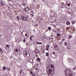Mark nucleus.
<instances>
[{"mask_svg":"<svg viewBox=\"0 0 76 76\" xmlns=\"http://www.w3.org/2000/svg\"><path fill=\"white\" fill-rule=\"evenodd\" d=\"M47 71L48 74H50V76H53L54 75V72L52 69L48 68L47 69Z\"/></svg>","mask_w":76,"mask_h":76,"instance_id":"f257e3e1","label":"nucleus"},{"mask_svg":"<svg viewBox=\"0 0 76 76\" xmlns=\"http://www.w3.org/2000/svg\"><path fill=\"white\" fill-rule=\"evenodd\" d=\"M68 60L69 63H71L72 64L73 63H74V61L71 58H69L68 59Z\"/></svg>","mask_w":76,"mask_h":76,"instance_id":"f03ea898","label":"nucleus"},{"mask_svg":"<svg viewBox=\"0 0 76 76\" xmlns=\"http://www.w3.org/2000/svg\"><path fill=\"white\" fill-rule=\"evenodd\" d=\"M72 70L69 69H66L65 70V73H66V74H67V75H69V74L70 72Z\"/></svg>","mask_w":76,"mask_h":76,"instance_id":"7ed1b4c3","label":"nucleus"},{"mask_svg":"<svg viewBox=\"0 0 76 76\" xmlns=\"http://www.w3.org/2000/svg\"><path fill=\"white\" fill-rule=\"evenodd\" d=\"M54 69V66H53L52 64H50L47 67V69Z\"/></svg>","mask_w":76,"mask_h":76,"instance_id":"20e7f679","label":"nucleus"},{"mask_svg":"<svg viewBox=\"0 0 76 76\" xmlns=\"http://www.w3.org/2000/svg\"><path fill=\"white\" fill-rule=\"evenodd\" d=\"M25 55L24 57H29L30 56V54H29V53H27L26 52L25 53Z\"/></svg>","mask_w":76,"mask_h":76,"instance_id":"39448f33","label":"nucleus"},{"mask_svg":"<svg viewBox=\"0 0 76 76\" xmlns=\"http://www.w3.org/2000/svg\"><path fill=\"white\" fill-rule=\"evenodd\" d=\"M42 39H43L44 41H46L47 40V39L44 36L42 37Z\"/></svg>","mask_w":76,"mask_h":76,"instance_id":"423d86ee","label":"nucleus"},{"mask_svg":"<svg viewBox=\"0 0 76 76\" xmlns=\"http://www.w3.org/2000/svg\"><path fill=\"white\" fill-rule=\"evenodd\" d=\"M2 2V3H0V6H4V4H3V0H1V1Z\"/></svg>","mask_w":76,"mask_h":76,"instance_id":"0eeeda50","label":"nucleus"},{"mask_svg":"<svg viewBox=\"0 0 76 76\" xmlns=\"http://www.w3.org/2000/svg\"><path fill=\"white\" fill-rule=\"evenodd\" d=\"M68 75H69L70 76H73V72H72V71H71L69 73Z\"/></svg>","mask_w":76,"mask_h":76,"instance_id":"6e6552de","label":"nucleus"},{"mask_svg":"<svg viewBox=\"0 0 76 76\" xmlns=\"http://www.w3.org/2000/svg\"><path fill=\"white\" fill-rule=\"evenodd\" d=\"M49 47H50V45H46V50H47V51H48L49 49Z\"/></svg>","mask_w":76,"mask_h":76,"instance_id":"1a4fd4ad","label":"nucleus"},{"mask_svg":"<svg viewBox=\"0 0 76 76\" xmlns=\"http://www.w3.org/2000/svg\"><path fill=\"white\" fill-rule=\"evenodd\" d=\"M50 55L52 58H54V57H55V55H54L53 54H52L51 53Z\"/></svg>","mask_w":76,"mask_h":76,"instance_id":"9d476101","label":"nucleus"},{"mask_svg":"<svg viewBox=\"0 0 76 76\" xmlns=\"http://www.w3.org/2000/svg\"><path fill=\"white\" fill-rule=\"evenodd\" d=\"M59 45H62V46H64V44H63V42H59Z\"/></svg>","mask_w":76,"mask_h":76,"instance_id":"9b49d317","label":"nucleus"},{"mask_svg":"<svg viewBox=\"0 0 76 76\" xmlns=\"http://www.w3.org/2000/svg\"><path fill=\"white\" fill-rule=\"evenodd\" d=\"M15 53L16 54L18 53V49H15Z\"/></svg>","mask_w":76,"mask_h":76,"instance_id":"f8f14e48","label":"nucleus"},{"mask_svg":"<svg viewBox=\"0 0 76 76\" xmlns=\"http://www.w3.org/2000/svg\"><path fill=\"white\" fill-rule=\"evenodd\" d=\"M21 19L22 20H24V19H27V18L24 17V16H23V17H21Z\"/></svg>","mask_w":76,"mask_h":76,"instance_id":"ddd939ff","label":"nucleus"},{"mask_svg":"<svg viewBox=\"0 0 76 76\" xmlns=\"http://www.w3.org/2000/svg\"><path fill=\"white\" fill-rule=\"evenodd\" d=\"M56 35H57V37H60V36L61 35V34H59L58 33L56 34Z\"/></svg>","mask_w":76,"mask_h":76,"instance_id":"4468645a","label":"nucleus"},{"mask_svg":"<svg viewBox=\"0 0 76 76\" xmlns=\"http://www.w3.org/2000/svg\"><path fill=\"white\" fill-rule=\"evenodd\" d=\"M37 61H41V59L40 58H37Z\"/></svg>","mask_w":76,"mask_h":76,"instance_id":"2eb2a0df","label":"nucleus"},{"mask_svg":"<svg viewBox=\"0 0 76 76\" xmlns=\"http://www.w3.org/2000/svg\"><path fill=\"white\" fill-rule=\"evenodd\" d=\"M61 6L62 8H64V6H65L63 4H62Z\"/></svg>","mask_w":76,"mask_h":76,"instance_id":"dca6fc26","label":"nucleus"},{"mask_svg":"<svg viewBox=\"0 0 76 76\" xmlns=\"http://www.w3.org/2000/svg\"><path fill=\"white\" fill-rule=\"evenodd\" d=\"M70 24V23L69 21H67L66 22V25H69Z\"/></svg>","mask_w":76,"mask_h":76,"instance_id":"f3484780","label":"nucleus"},{"mask_svg":"<svg viewBox=\"0 0 76 76\" xmlns=\"http://www.w3.org/2000/svg\"><path fill=\"white\" fill-rule=\"evenodd\" d=\"M35 53H36V54H38V50H35Z\"/></svg>","mask_w":76,"mask_h":76,"instance_id":"a211bd4d","label":"nucleus"},{"mask_svg":"<svg viewBox=\"0 0 76 76\" xmlns=\"http://www.w3.org/2000/svg\"><path fill=\"white\" fill-rule=\"evenodd\" d=\"M67 48L68 50H69V49H70V45H68L67 46Z\"/></svg>","mask_w":76,"mask_h":76,"instance_id":"6ab92c4d","label":"nucleus"},{"mask_svg":"<svg viewBox=\"0 0 76 76\" xmlns=\"http://www.w3.org/2000/svg\"><path fill=\"white\" fill-rule=\"evenodd\" d=\"M68 37L69 39H71V38H72V35H69V36Z\"/></svg>","mask_w":76,"mask_h":76,"instance_id":"aec40b11","label":"nucleus"},{"mask_svg":"<svg viewBox=\"0 0 76 76\" xmlns=\"http://www.w3.org/2000/svg\"><path fill=\"white\" fill-rule=\"evenodd\" d=\"M36 43H37V44H38L39 45L42 44V42H37Z\"/></svg>","mask_w":76,"mask_h":76,"instance_id":"412c9836","label":"nucleus"},{"mask_svg":"<svg viewBox=\"0 0 76 76\" xmlns=\"http://www.w3.org/2000/svg\"><path fill=\"white\" fill-rule=\"evenodd\" d=\"M25 19L24 20V21H25V22H27L28 21V19L27 18V19Z\"/></svg>","mask_w":76,"mask_h":76,"instance_id":"4be33fe9","label":"nucleus"},{"mask_svg":"<svg viewBox=\"0 0 76 76\" xmlns=\"http://www.w3.org/2000/svg\"><path fill=\"white\" fill-rule=\"evenodd\" d=\"M72 22L73 24H74L75 23V20H72Z\"/></svg>","mask_w":76,"mask_h":76,"instance_id":"5701e85b","label":"nucleus"},{"mask_svg":"<svg viewBox=\"0 0 76 76\" xmlns=\"http://www.w3.org/2000/svg\"><path fill=\"white\" fill-rule=\"evenodd\" d=\"M6 66H4L3 67V69L4 70H6Z\"/></svg>","mask_w":76,"mask_h":76,"instance_id":"b1692460","label":"nucleus"},{"mask_svg":"<svg viewBox=\"0 0 76 76\" xmlns=\"http://www.w3.org/2000/svg\"><path fill=\"white\" fill-rule=\"evenodd\" d=\"M25 36H26V37H27L26 38H28V37H29V34H28H28H25Z\"/></svg>","mask_w":76,"mask_h":76,"instance_id":"393cba45","label":"nucleus"},{"mask_svg":"<svg viewBox=\"0 0 76 76\" xmlns=\"http://www.w3.org/2000/svg\"><path fill=\"white\" fill-rule=\"evenodd\" d=\"M48 29L49 31L51 30V27H49L48 28Z\"/></svg>","mask_w":76,"mask_h":76,"instance_id":"a878e982","label":"nucleus"},{"mask_svg":"<svg viewBox=\"0 0 76 76\" xmlns=\"http://www.w3.org/2000/svg\"><path fill=\"white\" fill-rule=\"evenodd\" d=\"M46 56H47V57H48V56L49 55V53H48L47 52L46 53Z\"/></svg>","mask_w":76,"mask_h":76,"instance_id":"bb28decb","label":"nucleus"},{"mask_svg":"<svg viewBox=\"0 0 76 76\" xmlns=\"http://www.w3.org/2000/svg\"><path fill=\"white\" fill-rule=\"evenodd\" d=\"M7 47L8 48H10V45H7Z\"/></svg>","mask_w":76,"mask_h":76,"instance_id":"cd10ccee","label":"nucleus"},{"mask_svg":"<svg viewBox=\"0 0 76 76\" xmlns=\"http://www.w3.org/2000/svg\"><path fill=\"white\" fill-rule=\"evenodd\" d=\"M22 69L20 70V74H21V73H22Z\"/></svg>","mask_w":76,"mask_h":76,"instance_id":"c85d7f7f","label":"nucleus"},{"mask_svg":"<svg viewBox=\"0 0 76 76\" xmlns=\"http://www.w3.org/2000/svg\"><path fill=\"white\" fill-rule=\"evenodd\" d=\"M67 42H64V46H67Z\"/></svg>","mask_w":76,"mask_h":76,"instance_id":"c756f323","label":"nucleus"},{"mask_svg":"<svg viewBox=\"0 0 76 76\" xmlns=\"http://www.w3.org/2000/svg\"><path fill=\"white\" fill-rule=\"evenodd\" d=\"M32 37H31V36L30 37V39L31 41H32Z\"/></svg>","mask_w":76,"mask_h":76,"instance_id":"7c9ffc66","label":"nucleus"},{"mask_svg":"<svg viewBox=\"0 0 76 76\" xmlns=\"http://www.w3.org/2000/svg\"><path fill=\"white\" fill-rule=\"evenodd\" d=\"M50 13H54V11L53 10L51 11Z\"/></svg>","mask_w":76,"mask_h":76,"instance_id":"2f4dec72","label":"nucleus"},{"mask_svg":"<svg viewBox=\"0 0 76 76\" xmlns=\"http://www.w3.org/2000/svg\"><path fill=\"white\" fill-rule=\"evenodd\" d=\"M16 18L17 19H18V20H19V19H20V18H19V16H17Z\"/></svg>","mask_w":76,"mask_h":76,"instance_id":"473e14b6","label":"nucleus"},{"mask_svg":"<svg viewBox=\"0 0 76 76\" xmlns=\"http://www.w3.org/2000/svg\"><path fill=\"white\" fill-rule=\"evenodd\" d=\"M25 41H26V40L25 39H23V42L24 43H25Z\"/></svg>","mask_w":76,"mask_h":76,"instance_id":"72a5a7b5","label":"nucleus"},{"mask_svg":"<svg viewBox=\"0 0 76 76\" xmlns=\"http://www.w3.org/2000/svg\"><path fill=\"white\" fill-rule=\"evenodd\" d=\"M0 52H1V53H3V50H2V49H0Z\"/></svg>","mask_w":76,"mask_h":76,"instance_id":"f704fd0d","label":"nucleus"},{"mask_svg":"<svg viewBox=\"0 0 76 76\" xmlns=\"http://www.w3.org/2000/svg\"><path fill=\"white\" fill-rule=\"evenodd\" d=\"M67 6H70V3H69L67 4Z\"/></svg>","mask_w":76,"mask_h":76,"instance_id":"c9c22d12","label":"nucleus"},{"mask_svg":"<svg viewBox=\"0 0 76 76\" xmlns=\"http://www.w3.org/2000/svg\"><path fill=\"white\" fill-rule=\"evenodd\" d=\"M51 54H53V55H55V52H53V53H51Z\"/></svg>","mask_w":76,"mask_h":76,"instance_id":"e433bc0d","label":"nucleus"},{"mask_svg":"<svg viewBox=\"0 0 76 76\" xmlns=\"http://www.w3.org/2000/svg\"><path fill=\"white\" fill-rule=\"evenodd\" d=\"M76 67H75L74 68H72V69L74 70H75V69H76Z\"/></svg>","mask_w":76,"mask_h":76,"instance_id":"4c0bfd02","label":"nucleus"},{"mask_svg":"<svg viewBox=\"0 0 76 76\" xmlns=\"http://www.w3.org/2000/svg\"><path fill=\"white\" fill-rule=\"evenodd\" d=\"M35 74H34V73H33V74H32V76H35Z\"/></svg>","mask_w":76,"mask_h":76,"instance_id":"58836bf2","label":"nucleus"},{"mask_svg":"<svg viewBox=\"0 0 76 76\" xmlns=\"http://www.w3.org/2000/svg\"><path fill=\"white\" fill-rule=\"evenodd\" d=\"M53 32H56V30H55L54 29H53Z\"/></svg>","mask_w":76,"mask_h":76,"instance_id":"ea45409f","label":"nucleus"},{"mask_svg":"<svg viewBox=\"0 0 76 76\" xmlns=\"http://www.w3.org/2000/svg\"><path fill=\"white\" fill-rule=\"evenodd\" d=\"M44 53H45V52H44V50H43L42 51V54H44Z\"/></svg>","mask_w":76,"mask_h":76,"instance_id":"a19ab883","label":"nucleus"},{"mask_svg":"<svg viewBox=\"0 0 76 76\" xmlns=\"http://www.w3.org/2000/svg\"><path fill=\"white\" fill-rule=\"evenodd\" d=\"M53 27H54V28H56V25H53Z\"/></svg>","mask_w":76,"mask_h":76,"instance_id":"79ce46f5","label":"nucleus"},{"mask_svg":"<svg viewBox=\"0 0 76 76\" xmlns=\"http://www.w3.org/2000/svg\"><path fill=\"white\" fill-rule=\"evenodd\" d=\"M57 45H56L55 46L54 48H57Z\"/></svg>","mask_w":76,"mask_h":76,"instance_id":"37998d69","label":"nucleus"},{"mask_svg":"<svg viewBox=\"0 0 76 76\" xmlns=\"http://www.w3.org/2000/svg\"><path fill=\"white\" fill-rule=\"evenodd\" d=\"M33 31H34V32H35L36 31H35V29H34V30H33Z\"/></svg>","mask_w":76,"mask_h":76,"instance_id":"c03bdc74","label":"nucleus"},{"mask_svg":"<svg viewBox=\"0 0 76 76\" xmlns=\"http://www.w3.org/2000/svg\"><path fill=\"white\" fill-rule=\"evenodd\" d=\"M23 6H26V5L25 4H23Z\"/></svg>","mask_w":76,"mask_h":76,"instance_id":"a18cd8bd","label":"nucleus"},{"mask_svg":"<svg viewBox=\"0 0 76 76\" xmlns=\"http://www.w3.org/2000/svg\"><path fill=\"white\" fill-rule=\"evenodd\" d=\"M26 17L27 18H29V16L28 15L26 16Z\"/></svg>","mask_w":76,"mask_h":76,"instance_id":"49530a36","label":"nucleus"},{"mask_svg":"<svg viewBox=\"0 0 76 76\" xmlns=\"http://www.w3.org/2000/svg\"><path fill=\"white\" fill-rule=\"evenodd\" d=\"M56 45V44H54L53 45V46H54V47Z\"/></svg>","mask_w":76,"mask_h":76,"instance_id":"de8ad7c7","label":"nucleus"},{"mask_svg":"<svg viewBox=\"0 0 76 76\" xmlns=\"http://www.w3.org/2000/svg\"><path fill=\"white\" fill-rule=\"evenodd\" d=\"M30 73H31V74H32V73H33L32 72V71H30Z\"/></svg>","mask_w":76,"mask_h":76,"instance_id":"09e8293b","label":"nucleus"},{"mask_svg":"<svg viewBox=\"0 0 76 76\" xmlns=\"http://www.w3.org/2000/svg\"><path fill=\"white\" fill-rule=\"evenodd\" d=\"M31 37L32 38H33V37H34V36H33V35H31Z\"/></svg>","mask_w":76,"mask_h":76,"instance_id":"8fccbe9b","label":"nucleus"},{"mask_svg":"<svg viewBox=\"0 0 76 76\" xmlns=\"http://www.w3.org/2000/svg\"><path fill=\"white\" fill-rule=\"evenodd\" d=\"M35 70H38V68H36Z\"/></svg>","mask_w":76,"mask_h":76,"instance_id":"3c124183","label":"nucleus"},{"mask_svg":"<svg viewBox=\"0 0 76 76\" xmlns=\"http://www.w3.org/2000/svg\"><path fill=\"white\" fill-rule=\"evenodd\" d=\"M31 15L32 16V17H33V16H34V15H32V14H31Z\"/></svg>","mask_w":76,"mask_h":76,"instance_id":"603ef678","label":"nucleus"},{"mask_svg":"<svg viewBox=\"0 0 76 76\" xmlns=\"http://www.w3.org/2000/svg\"><path fill=\"white\" fill-rule=\"evenodd\" d=\"M38 26V25L36 24V26Z\"/></svg>","mask_w":76,"mask_h":76,"instance_id":"864d4df0","label":"nucleus"},{"mask_svg":"<svg viewBox=\"0 0 76 76\" xmlns=\"http://www.w3.org/2000/svg\"><path fill=\"white\" fill-rule=\"evenodd\" d=\"M51 39H52V40H53V37H52V38H51Z\"/></svg>","mask_w":76,"mask_h":76,"instance_id":"5fc2aeb1","label":"nucleus"},{"mask_svg":"<svg viewBox=\"0 0 76 76\" xmlns=\"http://www.w3.org/2000/svg\"><path fill=\"white\" fill-rule=\"evenodd\" d=\"M10 70V69L9 68V69H8V71H9V70Z\"/></svg>","mask_w":76,"mask_h":76,"instance_id":"6e6d98bb","label":"nucleus"},{"mask_svg":"<svg viewBox=\"0 0 76 76\" xmlns=\"http://www.w3.org/2000/svg\"><path fill=\"white\" fill-rule=\"evenodd\" d=\"M31 12H32V13H34V11L32 10Z\"/></svg>","mask_w":76,"mask_h":76,"instance_id":"4d7b16f0","label":"nucleus"},{"mask_svg":"<svg viewBox=\"0 0 76 76\" xmlns=\"http://www.w3.org/2000/svg\"><path fill=\"white\" fill-rule=\"evenodd\" d=\"M54 20H55V21H56V19H55Z\"/></svg>","mask_w":76,"mask_h":76,"instance_id":"13d9d810","label":"nucleus"},{"mask_svg":"<svg viewBox=\"0 0 76 76\" xmlns=\"http://www.w3.org/2000/svg\"><path fill=\"white\" fill-rule=\"evenodd\" d=\"M33 58L35 59V56H34V57H33Z\"/></svg>","mask_w":76,"mask_h":76,"instance_id":"bf43d9fd","label":"nucleus"},{"mask_svg":"<svg viewBox=\"0 0 76 76\" xmlns=\"http://www.w3.org/2000/svg\"><path fill=\"white\" fill-rule=\"evenodd\" d=\"M66 29H68H68H69L68 28H66Z\"/></svg>","mask_w":76,"mask_h":76,"instance_id":"052dcab7","label":"nucleus"},{"mask_svg":"<svg viewBox=\"0 0 76 76\" xmlns=\"http://www.w3.org/2000/svg\"><path fill=\"white\" fill-rule=\"evenodd\" d=\"M8 69V68H7V69Z\"/></svg>","mask_w":76,"mask_h":76,"instance_id":"680f3d73","label":"nucleus"},{"mask_svg":"<svg viewBox=\"0 0 76 76\" xmlns=\"http://www.w3.org/2000/svg\"><path fill=\"white\" fill-rule=\"evenodd\" d=\"M41 19L42 20V18H41Z\"/></svg>","mask_w":76,"mask_h":76,"instance_id":"e2e57ef3","label":"nucleus"},{"mask_svg":"<svg viewBox=\"0 0 76 76\" xmlns=\"http://www.w3.org/2000/svg\"><path fill=\"white\" fill-rule=\"evenodd\" d=\"M25 74H24L23 75L24 76V75Z\"/></svg>","mask_w":76,"mask_h":76,"instance_id":"0e129e2a","label":"nucleus"},{"mask_svg":"<svg viewBox=\"0 0 76 76\" xmlns=\"http://www.w3.org/2000/svg\"><path fill=\"white\" fill-rule=\"evenodd\" d=\"M63 41H64V40H65V39H63Z\"/></svg>","mask_w":76,"mask_h":76,"instance_id":"69168bd1","label":"nucleus"},{"mask_svg":"<svg viewBox=\"0 0 76 76\" xmlns=\"http://www.w3.org/2000/svg\"><path fill=\"white\" fill-rule=\"evenodd\" d=\"M0 37H1V35H0Z\"/></svg>","mask_w":76,"mask_h":76,"instance_id":"338daca9","label":"nucleus"},{"mask_svg":"<svg viewBox=\"0 0 76 76\" xmlns=\"http://www.w3.org/2000/svg\"><path fill=\"white\" fill-rule=\"evenodd\" d=\"M24 52L23 53V54H24Z\"/></svg>","mask_w":76,"mask_h":76,"instance_id":"774afa93","label":"nucleus"}]
</instances>
